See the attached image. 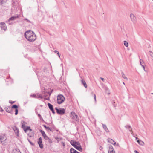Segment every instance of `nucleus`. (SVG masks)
Instances as JSON below:
<instances>
[{
    "mask_svg": "<svg viewBox=\"0 0 153 153\" xmlns=\"http://www.w3.org/2000/svg\"><path fill=\"white\" fill-rule=\"evenodd\" d=\"M74 147L76 148L77 149L80 151H82V148L81 146L79 143V145L76 144V146H75Z\"/></svg>",
    "mask_w": 153,
    "mask_h": 153,
    "instance_id": "12",
    "label": "nucleus"
},
{
    "mask_svg": "<svg viewBox=\"0 0 153 153\" xmlns=\"http://www.w3.org/2000/svg\"><path fill=\"white\" fill-rule=\"evenodd\" d=\"M91 94L94 95V100H95V102H96V95L94 94L93 92H91Z\"/></svg>",
    "mask_w": 153,
    "mask_h": 153,
    "instance_id": "27",
    "label": "nucleus"
},
{
    "mask_svg": "<svg viewBox=\"0 0 153 153\" xmlns=\"http://www.w3.org/2000/svg\"><path fill=\"white\" fill-rule=\"evenodd\" d=\"M48 105L49 107V109L51 110H53V106L51 105V104L50 103H48Z\"/></svg>",
    "mask_w": 153,
    "mask_h": 153,
    "instance_id": "21",
    "label": "nucleus"
},
{
    "mask_svg": "<svg viewBox=\"0 0 153 153\" xmlns=\"http://www.w3.org/2000/svg\"><path fill=\"white\" fill-rule=\"evenodd\" d=\"M152 94H153V93H152Z\"/></svg>",
    "mask_w": 153,
    "mask_h": 153,
    "instance_id": "57",
    "label": "nucleus"
},
{
    "mask_svg": "<svg viewBox=\"0 0 153 153\" xmlns=\"http://www.w3.org/2000/svg\"><path fill=\"white\" fill-rule=\"evenodd\" d=\"M15 111V114L16 115H17V114H18V109H16Z\"/></svg>",
    "mask_w": 153,
    "mask_h": 153,
    "instance_id": "38",
    "label": "nucleus"
},
{
    "mask_svg": "<svg viewBox=\"0 0 153 153\" xmlns=\"http://www.w3.org/2000/svg\"><path fill=\"white\" fill-rule=\"evenodd\" d=\"M13 153H21V152L19 150H15Z\"/></svg>",
    "mask_w": 153,
    "mask_h": 153,
    "instance_id": "31",
    "label": "nucleus"
},
{
    "mask_svg": "<svg viewBox=\"0 0 153 153\" xmlns=\"http://www.w3.org/2000/svg\"><path fill=\"white\" fill-rule=\"evenodd\" d=\"M22 128L23 129L24 131H25V129L26 128V126L25 125H24L22 124Z\"/></svg>",
    "mask_w": 153,
    "mask_h": 153,
    "instance_id": "34",
    "label": "nucleus"
},
{
    "mask_svg": "<svg viewBox=\"0 0 153 153\" xmlns=\"http://www.w3.org/2000/svg\"><path fill=\"white\" fill-rule=\"evenodd\" d=\"M140 62L141 66H142V65H143V64H144V62L143 60L141 59H140Z\"/></svg>",
    "mask_w": 153,
    "mask_h": 153,
    "instance_id": "25",
    "label": "nucleus"
},
{
    "mask_svg": "<svg viewBox=\"0 0 153 153\" xmlns=\"http://www.w3.org/2000/svg\"><path fill=\"white\" fill-rule=\"evenodd\" d=\"M44 127L45 128H46V127H47V126H46L45 125H44Z\"/></svg>",
    "mask_w": 153,
    "mask_h": 153,
    "instance_id": "50",
    "label": "nucleus"
},
{
    "mask_svg": "<svg viewBox=\"0 0 153 153\" xmlns=\"http://www.w3.org/2000/svg\"><path fill=\"white\" fill-rule=\"evenodd\" d=\"M136 139H138V138L137 137H136Z\"/></svg>",
    "mask_w": 153,
    "mask_h": 153,
    "instance_id": "53",
    "label": "nucleus"
},
{
    "mask_svg": "<svg viewBox=\"0 0 153 153\" xmlns=\"http://www.w3.org/2000/svg\"><path fill=\"white\" fill-rule=\"evenodd\" d=\"M121 74L123 78L124 79H126L127 80H128V79L127 77H126L124 74L123 72H122Z\"/></svg>",
    "mask_w": 153,
    "mask_h": 153,
    "instance_id": "22",
    "label": "nucleus"
},
{
    "mask_svg": "<svg viewBox=\"0 0 153 153\" xmlns=\"http://www.w3.org/2000/svg\"><path fill=\"white\" fill-rule=\"evenodd\" d=\"M123 84H124V85H125V83L124 82H123Z\"/></svg>",
    "mask_w": 153,
    "mask_h": 153,
    "instance_id": "51",
    "label": "nucleus"
},
{
    "mask_svg": "<svg viewBox=\"0 0 153 153\" xmlns=\"http://www.w3.org/2000/svg\"><path fill=\"white\" fill-rule=\"evenodd\" d=\"M70 116L72 119L75 120L77 121L78 120L77 115L74 112H71Z\"/></svg>",
    "mask_w": 153,
    "mask_h": 153,
    "instance_id": "4",
    "label": "nucleus"
},
{
    "mask_svg": "<svg viewBox=\"0 0 153 153\" xmlns=\"http://www.w3.org/2000/svg\"><path fill=\"white\" fill-rule=\"evenodd\" d=\"M9 23V25H10V24H11L10 23Z\"/></svg>",
    "mask_w": 153,
    "mask_h": 153,
    "instance_id": "54",
    "label": "nucleus"
},
{
    "mask_svg": "<svg viewBox=\"0 0 153 153\" xmlns=\"http://www.w3.org/2000/svg\"><path fill=\"white\" fill-rule=\"evenodd\" d=\"M48 141H49V142L50 143H52V141L50 139H48Z\"/></svg>",
    "mask_w": 153,
    "mask_h": 153,
    "instance_id": "44",
    "label": "nucleus"
},
{
    "mask_svg": "<svg viewBox=\"0 0 153 153\" xmlns=\"http://www.w3.org/2000/svg\"><path fill=\"white\" fill-rule=\"evenodd\" d=\"M57 103L59 104L62 103L65 101V98L63 95H59L57 96Z\"/></svg>",
    "mask_w": 153,
    "mask_h": 153,
    "instance_id": "2",
    "label": "nucleus"
},
{
    "mask_svg": "<svg viewBox=\"0 0 153 153\" xmlns=\"http://www.w3.org/2000/svg\"><path fill=\"white\" fill-rule=\"evenodd\" d=\"M137 142H138V143L139 144L140 142V140H138L137 141Z\"/></svg>",
    "mask_w": 153,
    "mask_h": 153,
    "instance_id": "49",
    "label": "nucleus"
},
{
    "mask_svg": "<svg viewBox=\"0 0 153 153\" xmlns=\"http://www.w3.org/2000/svg\"><path fill=\"white\" fill-rule=\"evenodd\" d=\"M100 79L102 80L103 82L105 81V79L104 78H102V77H100Z\"/></svg>",
    "mask_w": 153,
    "mask_h": 153,
    "instance_id": "40",
    "label": "nucleus"
},
{
    "mask_svg": "<svg viewBox=\"0 0 153 153\" xmlns=\"http://www.w3.org/2000/svg\"><path fill=\"white\" fill-rule=\"evenodd\" d=\"M153 1V0H152Z\"/></svg>",
    "mask_w": 153,
    "mask_h": 153,
    "instance_id": "58",
    "label": "nucleus"
},
{
    "mask_svg": "<svg viewBox=\"0 0 153 153\" xmlns=\"http://www.w3.org/2000/svg\"><path fill=\"white\" fill-rule=\"evenodd\" d=\"M3 111V110L2 109H1V111Z\"/></svg>",
    "mask_w": 153,
    "mask_h": 153,
    "instance_id": "52",
    "label": "nucleus"
},
{
    "mask_svg": "<svg viewBox=\"0 0 153 153\" xmlns=\"http://www.w3.org/2000/svg\"><path fill=\"white\" fill-rule=\"evenodd\" d=\"M17 108L18 106L16 105H14L12 106V107L11 108V109L13 108H15L16 109Z\"/></svg>",
    "mask_w": 153,
    "mask_h": 153,
    "instance_id": "26",
    "label": "nucleus"
},
{
    "mask_svg": "<svg viewBox=\"0 0 153 153\" xmlns=\"http://www.w3.org/2000/svg\"><path fill=\"white\" fill-rule=\"evenodd\" d=\"M5 110L7 112L10 113L11 111V108L10 107H6Z\"/></svg>",
    "mask_w": 153,
    "mask_h": 153,
    "instance_id": "19",
    "label": "nucleus"
},
{
    "mask_svg": "<svg viewBox=\"0 0 153 153\" xmlns=\"http://www.w3.org/2000/svg\"><path fill=\"white\" fill-rule=\"evenodd\" d=\"M18 16H13L9 19L8 21L7 22H9L10 20H13L15 19L16 18H18Z\"/></svg>",
    "mask_w": 153,
    "mask_h": 153,
    "instance_id": "16",
    "label": "nucleus"
},
{
    "mask_svg": "<svg viewBox=\"0 0 153 153\" xmlns=\"http://www.w3.org/2000/svg\"><path fill=\"white\" fill-rule=\"evenodd\" d=\"M28 130H30V131H32V130L30 129V127H27V128H25V132H26Z\"/></svg>",
    "mask_w": 153,
    "mask_h": 153,
    "instance_id": "23",
    "label": "nucleus"
},
{
    "mask_svg": "<svg viewBox=\"0 0 153 153\" xmlns=\"http://www.w3.org/2000/svg\"><path fill=\"white\" fill-rule=\"evenodd\" d=\"M130 17L131 21L134 23H135L136 22V18L134 15L133 14H131L130 15Z\"/></svg>",
    "mask_w": 153,
    "mask_h": 153,
    "instance_id": "8",
    "label": "nucleus"
},
{
    "mask_svg": "<svg viewBox=\"0 0 153 153\" xmlns=\"http://www.w3.org/2000/svg\"><path fill=\"white\" fill-rule=\"evenodd\" d=\"M25 20H27V21L28 22H30V21H29V20H28L27 19H26V18H25Z\"/></svg>",
    "mask_w": 153,
    "mask_h": 153,
    "instance_id": "43",
    "label": "nucleus"
},
{
    "mask_svg": "<svg viewBox=\"0 0 153 153\" xmlns=\"http://www.w3.org/2000/svg\"><path fill=\"white\" fill-rule=\"evenodd\" d=\"M28 140L31 145L32 146L34 145V144L33 143L31 142L29 139H28Z\"/></svg>",
    "mask_w": 153,
    "mask_h": 153,
    "instance_id": "37",
    "label": "nucleus"
},
{
    "mask_svg": "<svg viewBox=\"0 0 153 153\" xmlns=\"http://www.w3.org/2000/svg\"><path fill=\"white\" fill-rule=\"evenodd\" d=\"M15 133L16 134L17 136H18V134L19 133V130L18 128L16 127H14L13 128Z\"/></svg>",
    "mask_w": 153,
    "mask_h": 153,
    "instance_id": "15",
    "label": "nucleus"
},
{
    "mask_svg": "<svg viewBox=\"0 0 153 153\" xmlns=\"http://www.w3.org/2000/svg\"><path fill=\"white\" fill-rule=\"evenodd\" d=\"M45 129H48V130H50L51 131H52L51 128L49 127H47Z\"/></svg>",
    "mask_w": 153,
    "mask_h": 153,
    "instance_id": "35",
    "label": "nucleus"
},
{
    "mask_svg": "<svg viewBox=\"0 0 153 153\" xmlns=\"http://www.w3.org/2000/svg\"><path fill=\"white\" fill-rule=\"evenodd\" d=\"M108 89V88H106V89Z\"/></svg>",
    "mask_w": 153,
    "mask_h": 153,
    "instance_id": "55",
    "label": "nucleus"
},
{
    "mask_svg": "<svg viewBox=\"0 0 153 153\" xmlns=\"http://www.w3.org/2000/svg\"><path fill=\"white\" fill-rule=\"evenodd\" d=\"M0 24H1V28L2 30H4L5 31L7 29V27L5 23L4 22H1Z\"/></svg>",
    "mask_w": 153,
    "mask_h": 153,
    "instance_id": "10",
    "label": "nucleus"
},
{
    "mask_svg": "<svg viewBox=\"0 0 153 153\" xmlns=\"http://www.w3.org/2000/svg\"><path fill=\"white\" fill-rule=\"evenodd\" d=\"M38 143L39 145V146L41 149H42L43 148V145L42 143V140L41 137L39 138Z\"/></svg>",
    "mask_w": 153,
    "mask_h": 153,
    "instance_id": "6",
    "label": "nucleus"
},
{
    "mask_svg": "<svg viewBox=\"0 0 153 153\" xmlns=\"http://www.w3.org/2000/svg\"><path fill=\"white\" fill-rule=\"evenodd\" d=\"M149 53L150 56L152 57H153V53L151 51H149Z\"/></svg>",
    "mask_w": 153,
    "mask_h": 153,
    "instance_id": "33",
    "label": "nucleus"
},
{
    "mask_svg": "<svg viewBox=\"0 0 153 153\" xmlns=\"http://www.w3.org/2000/svg\"><path fill=\"white\" fill-rule=\"evenodd\" d=\"M1 136H0V139H1Z\"/></svg>",
    "mask_w": 153,
    "mask_h": 153,
    "instance_id": "56",
    "label": "nucleus"
},
{
    "mask_svg": "<svg viewBox=\"0 0 153 153\" xmlns=\"http://www.w3.org/2000/svg\"><path fill=\"white\" fill-rule=\"evenodd\" d=\"M11 104H13V103H14L15 102V101H10V102H9Z\"/></svg>",
    "mask_w": 153,
    "mask_h": 153,
    "instance_id": "42",
    "label": "nucleus"
},
{
    "mask_svg": "<svg viewBox=\"0 0 153 153\" xmlns=\"http://www.w3.org/2000/svg\"><path fill=\"white\" fill-rule=\"evenodd\" d=\"M25 36L29 42H34L36 39V35L33 32L28 31L25 33Z\"/></svg>",
    "mask_w": 153,
    "mask_h": 153,
    "instance_id": "1",
    "label": "nucleus"
},
{
    "mask_svg": "<svg viewBox=\"0 0 153 153\" xmlns=\"http://www.w3.org/2000/svg\"><path fill=\"white\" fill-rule=\"evenodd\" d=\"M54 52H55L58 55L59 57H60V55L59 52L57 51H55Z\"/></svg>",
    "mask_w": 153,
    "mask_h": 153,
    "instance_id": "32",
    "label": "nucleus"
},
{
    "mask_svg": "<svg viewBox=\"0 0 153 153\" xmlns=\"http://www.w3.org/2000/svg\"><path fill=\"white\" fill-rule=\"evenodd\" d=\"M139 144L140 145L143 146L144 145V143L143 141L140 140Z\"/></svg>",
    "mask_w": 153,
    "mask_h": 153,
    "instance_id": "28",
    "label": "nucleus"
},
{
    "mask_svg": "<svg viewBox=\"0 0 153 153\" xmlns=\"http://www.w3.org/2000/svg\"><path fill=\"white\" fill-rule=\"evenodd\" d=\"M37 115H38V116L39 117L40 119H43L42 118L41 116V115L40 114H37Z\"/></svg>",
    "mask_w": 153,
    "mask_h": 153,
    "instance_id": "36",
    "label": "nucleus"
},
{
    "mask_svg": "<svg viewBox=\"0 0 153 153\" xmlns=\"http://www.w3.org/2000/svg\"><path fill=\"white\" fill-rule=\"evenodd\" d=\"M134 152L135 153H139V152L136 150L134 151Z\"/></svg>",
    "mask_w": 153,
    "mask_h": 153,
    "instance_id": "47",
    "label": "nucleus"
},
{
    "mask_svg": "<svg viewBox=\"0 0 153 153\" xmlns=\"http://www.w3.org/2000/svg\"><path fill=\"white\" fill-rule=\"evenodd\" d=\"M40 132L41 133L42 136L43 137L45 140H47L48 139H49V137L46 135V134L44 131L42 130H40Z\"/></svg>",
    "mask_w": 153,
    "mask_h": 153,
    "instance_id": "7",
    "label": "nucleus"
},
{
    "mask_svg": "<svg viewBox=\"0 0 153 153\" xmlns=\"http://www.w3.org/2000/svg\"><path fill=\"white\" fill-rule=\"evenodd\" d=\"M62 145H63V146H65V144L64 143L62 142Z\"/></svg>",
    "mask_w": 153,
    "mask_h": 153,
    "instance_id": "48",
    "label": "nucleus"
},
{
    "mask_svg": "<svg viewBox=\"0 0 153 153\" xmlns=\"http://www.w3.org/2000/svg\"><path fill=\"white\" fill-rule=\"evenodd\" d=\"M102 127L103 129L105 130L106 132H109V130L107 128V126L103 124Z\"/></svg>",
    "mask_w": 153,
    "mask_h": 153,
    "instance_id": "17",
    "label": "nucleus"
},
{
    "mask_svg": "<svg viewBox=\"0 0 153 153\" xmlns=\"http://www.w3.org/2000/svg\"><path fill=\"white\" fill-rule=\"evenodd\" d=\"M37 96L38 97V98H39L41 99H42L43 98V96L40 94H37Z\"/></svg>",
    "mask_w": 153,
    "mask_h": 153,
    "instance_id": "30",
    "label": "nucleus"
},
{
    "mask_svg": "<svg viewBox=\"0 0 153 153\" xmlns=\"http://www.w3.org/2000/svg\"><path fill=\"white\" fill-rule=\"evenodd\" d=\"M71 144L74 147L76 146V144L79 145V142H76L75 141L71 140L70 142Z\"/></svg>",
    "mask_w": 153,
    "mask_h": 153,
    "instance_id": "11",
    "label": "nucleus"
},
{
    "mask_svg": "<svg viewBox=\"0 0 153 153\" xmlns=\"http://www.w3.org/2000/svg\"><path fill=\"white\" fill-rule=\"evenodd\" d=\"M3 139H4L3 137H1V139H0V143H1V142H2V141L3 140Z\"/></svg>",
    "mask_w": 153,
    "mask_h": 153,
    "instance_id": "39",
    "label": "nucleus"
},
{
    "mask_svg": "<svg viewBox=\"0 0 153 153\" xmlns=\"http://www.w3.org/2000/svg\"><path fill=\"white\" fill-rule=\"evenodd\" d=\"M70 151V153H80L73 148H71Z\"/></svg>",
    "mask_w": 153,
    "mask_h": 153,
    "instance_id": "18",
    "label": "nucleus"
},
{
    "mask_svg": "<svg viewBox=\"0 0 153 153\" xmlns=\"http://www.w3.org/2000/svg\"><path fill=\"white\" fill-rule=\"evenodd\" d=\"M56 112L57 114L60 115H63L65 113V110L64 108L58 109L57 108H55Z\"/></svg>",
    "mask_w": 153,
    "mask_h": 153,
    "instance_id": "5",
    "label": "nucleus"
},
{
    "mask_svg": "<svg viewBox=\"0 0 153 153\" xmlns=\"http://www.w3.org/2000/svg\"><path fill=\"white\" fill-rule=\"evenodd\" d=\"M51 111H52V112L53 114H55V111H54V110H53H53H51Z\"/></svg>",
    "mask_w": 153,
    "mask_h": 153,
    "instance_id": "46",
    "label": "nucleus"
},
{
    "mask_svg": "<svg viewBox=\"0 0 153 153\" xmlns=\"http://www.w3.org/2000/svg\"><path fill=\"white\" fill-rule=\"evenodd\" d=\"M108 153H115V152L113 146L111 145H110L109 146Z\"/></svg>",
    "mask_w": 153,
    "mask_h": 153,
    "instance_id": "9",
    "label": "nucleus"
},
{
    "mask_svg": "<svg viewBox=\"0 0 153 153\" xmlns=\"http://www.w3.org/2000/svg\"><path fill=\"white\" fill-rule=\"evenodd\" d=\"M108 140L109 143L114 145H115L116 144V142L111 139L108 138Z\"/></svg>",
    "mask_w": 153,
    "mask_h": 153,
    "instance_id": "13",
    "label": "nucleus"
},
{
    "mask_svg": "<svg viewBox=\"0 0 153 153\" xmlns=\"http://www.w3.org/2000/svg\"><path fill=\"white\" fill-rule=\"evenodd\" d=\"M125 127L126 128H127V129H128L129 131L131 132H132V129H130L131 128V126L129 125H126V126H125ZM131 134H132V133H131Z\"/></svg>",
    "mask_w": 153,
    "mask_h": 153,
    "instance_id": "20",
    "label": "nucleus"
},
{
    "mask_svg": "<svg viewBox=\"0 0 153 153\" xmlns=\"http://www.w3.org/2000/svg\"><path fill=\"white\" fill-rule=\"evenodd\" d=\"M30 96L32 97L35 98H38V97L37 96V95H36V94L31 95H30Z\"/></svg>",
    "mask_w": 153,
    "mask_h": 153,
    "instance_id": "29",
    "label": "nucleus"
},
{
    "mask_svg": "<svg viewBox=\"0 0 153 153\" xmlns=\"http://www.w3.org/2000/svg\"><path fill=\"white\" fill-rule=\"evenodd\" d=\"M13 6L11 8V12L13 13H16L18 9V6L19 5L18 4H15V3L14 2L13 3Z\"/></svg>",
    "mask_w": 153,
    "mask_h": 153,
    "instance_id": "3",
    "label": "nucleus"
},
{
    "mask_svg": "<svg viewBox=\"0 0 153 153\" xmlns=\"http://www.w3.org/2000/svg\"><path fill=\"white\" fill-rule=\"evenodd\" d=\"M124 44L126 47H127L128 46V42H126V41H124Z\"/></svg>",
    "mask_w": 153,
    "mask_h": 153,
    "instance_id": "24",
    "label": "nucleus"
},
{
    "mask_svg": "<svg viewBox=\"0 0 153 153\" xmlns=\"http://www.w3.org/2000/svg\"><path fill=\"white\" fill-rule=\"evenodd\" d=\"M103 149V148L102 147V146H100V147H99V149L100 150H102Z\"/></svg>",
    "mask_w": 153,
    "mask_h": 153,
    "instance_id": "41",
    "label": "nucleus"
},
{
    "mask_svg": "<svg viewBox=\"0 0 153 153\" xmlns=\"http://www.w3.org/2000/svg\"><path fill=\"white\" fill-rule=\"evenodd\" d=\"M142 66L143 67V69L145 71H145V67L144 66V65H142Z\"/></svg>",
    "mask_w": 153,
    "mask_h": 153,
    "instance_id": "45",
    "label": "nucleus"
},
{
    "mask_svg": "<svg viewBox=\"0 0 153 153\" xmlns=\"http://www.w3.org/2000/svg\"><path fill=\"white\" fill-rule=\"evenodd\" d=\"M82 79L81 80V82L83 84L84 87L85 88H87V85L85 81L82 79V78L81 77Z\"/></svg>",
    "mask_w": 153,
    "mask_h": 153,
    "instance_id": "14",
    "label": "nucleus"
}]
</instances>
